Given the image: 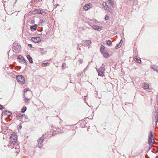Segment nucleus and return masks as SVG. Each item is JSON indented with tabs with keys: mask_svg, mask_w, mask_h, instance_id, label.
<instances>
[{
	"mask_svg": "<svg viewBox=\"0 0 158 158\" xmlns=\"http://www.w3.org/2000/svg\"><path fill=\"white\" fill-rule=\"evenodd\" d=\"M40 23H43L44 22V21L43 20L41 19L40 20Z\"/></svg>",
	"mask_w": 158,
	"mask_h": 158,
	"instance_id": "obj_39",
	"label": "nucleus"
},
{
	"mask_svg": "<svg viewBox=\"0 0 158 158\" xmlns=\"http://www.w3.org/2000/svg\"><path fill=\"white\" fill-rule=\"evenodd\" d=\"M17 141V136L16 135L12 134L10 137V143L8 146L11 148H14V145Z\"/></svg>",
	"mask_w": 158,
	"mask_h": 158,
	"instance_id": "obj_1",
	"label": "nucleus"
},
{
	"mask_svg": "<svg viewBox=\"0 0 158 158\" xmlns=\"http://www.w3.org/2000/svg\"><path fill=\"white\" fill-rule=\"evenodd\" d=\"M121 41L122 40L120 41V42L118 44H116V45L115 47V48L116 49H118L121 47L122 44V43Z\"/></svg>",
	"mask_w": 158,
	"mask_h": 158,
	"instance_id": "obj_20",
	"label": "nucleus"
},
{
	"mask_svg": "<svg viewBox=\"0 0 158 158\" xmlns=\"http://www.w3.org/2000/svg\"><path fill=\"white\" fill-rule=\"evenodd\" d=\"M152 138H151L150 137H148V143H149V144L152 145Z\"/></svg>",
	"mask_w": 158,
	"mask_h": 158,
	"instance_id": "obj_23",
	"label": "nucleus"
},
{
	"mask_svg": "<svg viewBox=\"0 0 158 158\" xmlns=\"http://www.w3.org/2000/svg\"><path fill=\"white\" fill-rule=\"evenodd\" d=\"M156 158H158V156H156Z\"/></svg>",
	"mask_w": 158,
	"mask_h": 158,
	"instance_id": "obj_44",
	"label": "nucleus"
},
{
	"mask_svg": "<svg viewBox=\"0 0 158 158\" xmlns=\"http://www.w3.org/2000/svg\"><path fill=\"white\" fill-rule=\"evenodd\" d=\"M4 114L7 115L8 116V117H10L12 115V113L9 111L7 110H5L4 111Z\"/></svg>",
	"mask_w": 158,
	"mask_h": 158,
	"instance_id": "obj_18",
	"label": "nucleus"
},
{
	"mask_svg": "<svg viewBox=\"0 0 158 158\" xmlns=\"http://www.w3.org/2000/svg\"><path fill=\"white\" fill-rule=\"evenodd\" d=\"M41 13L40 14H41L42 15H44L45 14V12L43 10H41Z\"/></svg>",
	"mask_w": 158,
	"mask_h": 158,
	"instance_id": "obj_30",
	"label": "nucleus"
},
{
	"mask_svg": "<svg viewBox=\"0 0 158 158\" xmlns=\"http://www.w3.org/2000/svg\"><path fill=\"white\" fill-rule=\"evenodd\" d=\"M28 46L30 48H32V45L31 44H28Z\"/></svg>",
	"mask_w": 158,
	"mask_h": 158,
	"instance_id": "obj_37",
	"label": "nucleus"
},
{
	"mask_svg": "<svg viewBox=\"0 0 158 158\" xmlns=\"http://www.w3.org/2000/svg\"><path fill=\"white\" fill-rule=\"evenodd\" d=\"M149 85L148 84L147 82H145L143 83L142 87L144 89H148L149 88Z\"/></svg>",
	"mask_w": 158,
	"mask_h": 158,
	"instance_id": "obj_14",
	"label": "nucleus"
},
{
	"mask_svg": "<svg viewBox=\"0 0 158 158\" xmlns=\"http://www.w3.org/2000/svg\"><path fill=\"white\" fill-rule=\"evenodd\" d=\"M14 51L15 52H19L21 51V47L19 44L14 42L13 44Z\"/></svg>",
	"mask_w": 158,
	"mask_h": 158,
	"instance_id": "obj_2",
	"label": "nucleus"
},
{
	"mask_svg": "<svg viewBox=\"0 0 158 158\" xmlns=\"http://www.w3.org/2000/svg\"><path fill=\"white\" fill-rule=\"evenodd\" d=\"M109 17L107 15H106L105 16V19L106 20H107L109 19Z\"/></svg>",
	"mask_w": 158,
	"mask_h": 158,
	"instance_id": "obj_33",
	"label": "nucleus"
},
{
	"mask_svg": "<svg viewBox=\"0 0 158 158\" xmlns=\"http://www.w3.org/2000/svg\"><path fill=\"white\" fill-rule=\"evenodd\" d=\"M27 110V108L26 106H23V108L21 109V112L22 113H24Z\"/></svg>",
	"mask_w": 158,
	"mask_h": 158,
	"instance_id": "obj_25",
	"label": "nucleus"
},
{
	"mask_svg": "<svg viewBox=\"0 0 158 158\" xmlns=\"http://www.w3.org/2000/svg\"><path fill=\"white\" fill-rule=\"evenodd\" d=\"M109 4L114 8L115 6V3L114 0H108Z\"/></svg>",
	"mask_w": 158,
	"mask_h": 158,
	"instance_id": "obj_12",
	"label": "nucleus"
},
{
	"mask_svg": "<svg viewBox=\"0 0 158 158\" xmlns=\"http://www.w3.org/2000/svg\"><path fill=\"white\" fill-rule=\"evenodd\" d=\"M23 116V114H21V113H19L17 114V118H18V119H20V118L22 119Z\"/></svg>",
	"mask_w": 158,
	"mask_h": 158,
	"instance_id": "obj_21",
	"label": "nucleus"
},
{
	"mask_svg": "<svg viewBox=\"0 0 158 158\" xmlns=\"http://www.w3.org/2000/svg\"><path fill=\"white\" fill-rule=\"evenodd\" d=\"M59 6V5H58V4H57V5H56V6Z\"/></svg>",
	"mask_w": 158,
	"mask_h": 158,
	"instance_id": "obj_45",
	"label": "nucleus"
},
{
	"mask_svg": "<svg viewBox=\"0 0 158 158\" xmlns=\"http://www.w3.org/2000/svg\"><path fill=\"white\" fill-rule=\"evenodd\" d=\"M86 69V68H85L84 69V71H85Z\"/></svg>",
	"mask_w": 158,
	"mask_h": 158,
	"instance_id": "obj_43",
	"label": "nucleus"
},
{
	"mask_svg": "<svg viewBox=\"0 0 158 158\" xmlns=\"http://www.w3.org/2000/svg\"><path fill=\"white\" fill-rule=\"evenodd\" d=\"M17 60L20 63L22 64L27 65V62L26 60H25L24 58L23 57L19 55L18 56Z\"/></svg>",
	"mask_w": 158,
	"mask_h": 158,
	"instance_id": "obj_8",
	"label": "nucleus"
},
{
	"mask_svg": "<svg viewBox=\"0 0 158 158\" xmlns=\"http://www.w3.org/2000/svg\"><path fill=\"white\" fill-rule=\"evenodd\" d=\"M92 27L94 29L97 30L98 31H100L102 29V27L101 26H98L96 25H93Z\"/></svg>",
	"mask_w": 158,
	"mask_h": 158,
	"instance_id": "obj_10",
	"label": "nucleus"
},
{
	"mask_svg": "<svg viewBox=\"0 0 158 158\" xmlns=\"http://www.w3.org/2000/svg\"><path fill=\"white\" fill-rule=\"evenodd\" d=\"M31 92V90L29 89V88H25L24 89V96H25V94L26 93L27 94H26L27 95V94H28V93H29V92Z\"/></svg>",
	"mask_w": 158,
	"mask_h": 158,
	"instance_id": "obj_16",
	"label": "nucleus"
},
{
	"mask_svg": "<svg viewBox=\"0 0 158 158\" xmlns=\"http://www.w3.org/2000/svg\"><path fill=\"white\" fill-rule=\"evenodd\" d=\"M44 135H43L42 136L37 140L38 143L37 146L39 148H40L42 147L43 145V141L44 139Z\"/></svg>",
	"mask_w": 158,
	"mask_h": 158,
	"instance_id": "obj_6",
	"label": "nucleus"
},
{
	"mask_svg": "<svg viewBox=\"0 0 158 158\" xmlns=\"http://www.w3.org/2000/svg\"><path fill=\"white\" fill-rule=\"evenodd\" d=\"M28 117L25 114H23V116L22 118V121L23 122H26L28 120Z\"/></svg>",
	"mask_w": 158,
	"mask_h": 158,
	"instance_id": "obj_13",
	"label": "nucleus"
},
{
	"mask_svg": "<svg viewBox=\"0 0 158 158\" xmlns=\"http://www.w3.org/2000/svg\"><path fill=\"white\" fill-rule=\"evenodd\" d=\"M44 50V49L43 48H40L39 49V51L40 52H42Z\"/></svg>",
	"mask_w": 158,
	"mask_h": 158,
	"instance_id": "obj_34",
	"label": "nucleus"
},
{
	"mask_svg": "<svg viewBox=\"0 0 158 158\" xmlns=\"http://www.w3.org/2000/svg\"><path fill=\"white\" fill-rule=\"evenodd\" d=\"M65 64L64 63H63L62 64V67L63 68L64 67V66H65Z\"/></svg>",
	"mask_w": 158,
	"mask_h": 158,
	"instance_id": "obj_38",
	"label": "nucleus"
},
{
	"mask_svg": "<svg viewBox=\"0 0 158 158\" xmlns=\"http://www.w3.org/2000/svg\"><path fill=\"white\" fill-rule=\"evenodd\" d=\"M93 6V5L89 3L88 4H86L83 7V9L86 10H87L90 8H91Z\"/></svg>",
	"mask_w": 158,
	"mask_h": 158,
	"instance_id": "obj_11",
	"label": "nucleus"
},
{
	"mask_svg": "<svg viewBox=\"0 0 158 158\" xmlns=\"http://www.w3.org/2000/svg\"><path fill=\"white\" fill-rule=\"evenodd\" d=\"M49 64L48 62L44 63L42 64L43 66H47L49 65Z\"/></svg>",
	"mask_w": 158,
	"mask_h": 158,
	"instance_id": "obj_28",
	"label": "nucleus"
},
{
	"mask_svg": "<svg viewBox=\"0 0 158 158\" xmlns=\"http://www.w3.org/2000/svg\"><path fill=\"white\" fill-rule=\"evenodd\" d=\"M37 25L36 24H35L34 25L31 26L30 27V28L31 30H35L37 27Z\"/></svg>",
	"mask_w": 158,
	"mask_h": 158,
	"instance_id": "obj_19",
	"label": "nucleus"
},
{
	"mask_svg": "<svg viewBox=\"0 0 158 158\" xmlns=\"http://www.w3.org/2000/svg\"><path fill=\"white\" fill-rule=\"evenodd\" d=\"M106 43L109 46L111 47L112 46V42L109 40L106 41Z\"/></svg>",
	"mask_w": 158,
	"mask_h": 158,
	"instance_id": "obj_22",
	"label": "nucleus"
},
{
	"mask_svg": "<svg viewBox=\"0 0 158 158\" xmlns=\"http://www.w3.org/2000/svg\"><path fill=\"white\" fill-rule=\"evenodd\" d=\"M19 128L21 129L22 128V126L21 125H20L19 126Z\"/></svg>",
	"mask_w": 158,
	"mask_h": 158,
	"instance_id": "obj_42",
	"label": "nucleus"
},
{
	"mask_svg": "<svg viewBox=\"0 0 158 158\" xmlns=\"http://www.w3.org/2000/svg\"><path fill=\"white\" fill-rule=\"evenodd\" d=\"M31 40L35 43H39L42 40L40 38L39 36L32 37Z\"/></svg>",
	"mask_w": 158,
	"mask_h": 158,
	"instance_id": "obj_9",
	"label": "nucleus"
},
{
	"mask_svg": "<svg viewBox=\"0 0 158 158\" xmlns=\"http://www.w3.org/2000/svg\"><path fill=\"white\" fill-rule=\"evenodd\" d=\"M135 61L139 63H140L141 62V60L140 59H139L138 58H135Z\"/></svg>",
	"mask_w": 158,
	"mask_h": 158,
	"instance_id": "obj_29",
	"label": "nucleus"
},
{
	"mask_svg": "<svg viewBox=\"0 0 158 158\" xmlns=\"http://www.w3.org/2000/svg\"><path fill=\"white\" fill-rule=\"evenodd\" d=\"M105 49V47L103 45H101L100 47V52L102 53V52H104V51Z\"/></svg>",
	"mask_w": 158,
	"mask_h": 158,
	"instance_id": "obj_24",
	"label": "nucleus"
},
{
	"mask_svg": "<svg viewBox=\"0 0 158 158\" xmlns=\"http://www.w3.org/2000/svg\"><path fill=\"white\" fill-rule=\"evenodd\" d=\"M16 79L18 82L21 84L25 83V80L24 77L22 75H18L16 77Z\"/></svg>",
	"mask_w": 158,
	"mask_h": 158,
	"instance_id": "obj_4",
	"label": "nucleus"
},
{
	"mask_svg": "<svg viewBox=\"0 0 158 158\" xmlns=\"http://www.w3.org/2000/svg\"><path fill=\"white\" fill-rule=\"evenodd\" d=\"M156 125L157 124V123L158 121V118L156 117Z\"/></svg>",
	"mask_w": 158,
	"mask_h": 158,
	"instance_id": "obj_36",
	"label": "nucleus"
},
{
	"mask_svg": "<svg viewBox=\"0 0 158 158\" xmlns=\"http://www.w3.org/2000/svg\"><path fill=\"white\" fill-rule=\"evenodd\" d=\"M157 110L156 111V113H158V106H157Z\"/></svg>",
	"mask_w": 158,
	"mask_h": 158,
	"instance_id": "obj_41",
	"label": "nucleus"
},
{
	"mask_svg": "<svg viewBox=\"0 0 158 158\" xmlns=\"http://www.w3.org/2000/svg\"><path fill=\"white\" fill-rule=\"evenodd\" d=\"M153 70L157 72H158V69H153Z\"/></svg>",
	"mask_w": 158,
	"mask_h": 158,
	"instance_id": "obj_40",
	"label": "nucleus"
},
{
	"mask_svg": "<svg viewBox=\"0 0 158 158\" xmlns=\"http://www.w3.org/2000/svg\"><path fill=\"white\" fill-rule=\"evenodd\" d=\"M35 13L40 14L41 13V10L40 9H36L35 11Z\"/></svg>",
	"mask_w": 158,
	"mask_h": 158,
	"instance_id": "obj_26",
	"label": "nucleus"
},
{
	"mask_svg": "<svg viewBox=\"0 0 158 158\" xmlns=\"http://www.w3.org/2000/svg\"><path fill=\"white\" fill-rule=\"evenodd\" d=\"M85 43L87 44H91V41L90 40H87L85 41Z\"/></svg>",
	"mask_w": 158,
	"mask_h": 158,
	"instance_id": "obj_27",
	"label": "nucleus"
},
{
	"mask_svg": "<svg viewBox=\"0 0 158 158\" xmlns=\"http://www.w3.org/2000/svg\"><path fill=\"white\" fill-rule=\"evenodd\" d=\"M102 54L103 55V56L106 58H107L109 56V53L106 51L102 52Z\"/></svg>",
	"mask_w": 158,
	"mask_h": 158,
	"instance_id": "obj_15",
	"label": "nucleus"
},
{
	"mask_svg": "<svg viewBox=\"0 0 158 158\" xmlns=\"http://www.w3.org/2000/svg\"><path fill=\"white\" fill-rule=\"evenodd\" d=\"M149 137H150L151 138H153V135H152V131H150V135L149 136Z\"/></svg>",
	"mask_w": 158,
	"mask_h": 158,
	"instance_id": "obj_31",
	"label": "nucleus"
},
{
	"mask_svg": "<svg viewBox=\"0 0 158 158\" xmlns=\"http://www.w3.org/2000/svg\"><path fill=\"white\" fill-rule=\"evenodd\" d=\"M27 57L28 60L29 62L30 63H33L32 59L30 56V55H27Z\"/></svg>",
	"mask_w": 158,
	"mask_h": 158,
	"instance_id": "obj_17",
	"label": "nucleus"
},
{
	"mask_svg": "<svg viewBox=\"0 0 158 158\" xmlns=\"http://www.w3.org/2000/svg\"><path fill=\"white\" fill-rule=\"evenodd\" d=\"M28 94H29V96L28 95H27V94L26 93L25 94V96H24V100L25 101V102L26 103H28L29 102V100L31 99L32 96V93L31 92H29V93H28Z\"/></svg>",
	"mask_w": 158,
	"mask_h": 158,
	"instance_id": "obj_5",
	"label": "nucleus"
},
{
	"mask_svg": "<svg viewBox=\"0 0 158 158\" xmlns=\"http://www.w3.org/2000/svg\"><path fill=\"white\" fill-rule=\"evenodd\" d=\"M3 108V106L0 104V110H2Z\"/></svg>",
	"mask_w": 158,
	"mask_h": 158,
	"instance_id": "obj_35",
	"label": "nucleus"
},
{
	"mask_svg": "<svg viewBox=\"0 0 158 158\" xmlns=\"http://www.w3.org/2000/svg\"><path fill=\"white\" fill-rule=\"evenodd\" d=\"M78 62H80L81 64L83 62V60L82 59H79L78 60Z\"/></svg>",
	"mask_w": 158,
	"mask_h": 158,
	"instance_id": "obj_32",
	"label": "nucleus"
},
{
	"mask_svg": "<svg viewBox=\"0 0 158 158\" xmlns=\"http://www.w3.org/2000/svg\"><path fill=\"white\" fill-rule=\"evenodd\" d=\"M105 69L104 64H102V66L99 69L98 71V75L103 77L104 75Z\"/></svg>",
	"mask_w": 158,
	"mask_h": 158,
	"instance_id": "obj_3",
	"label": "nucleus"
},
{
	"mask_svg": "<svg viewBox=\"0 0 158 158\" xmlns=\"http://www.w3.org/2000/svg\"><path fill=\"white\" fill-rule=\"evenodd\" d=\"M108 3V2H103L102 5L104 6V8L106 10L108 11L110 13H112L113 12V10H112L111 8L109 6H108L107 5V4Z\"/></svg>",
	"mask_w": 158,
	"mask_h": 158,
	"instance_id": "obj_7",
	"label": "nucleus"
}]
</instances>
